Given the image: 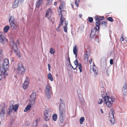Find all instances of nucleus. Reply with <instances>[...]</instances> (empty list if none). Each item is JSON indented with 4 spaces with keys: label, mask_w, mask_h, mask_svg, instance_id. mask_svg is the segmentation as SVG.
Returning <instances> with one entry per match:
<instances>
[{
    "label": "nucleus",
    "mask_w": 127,
    "mask_h": 127,
    "mask_svg": "<svg viewBox=\"0 0 127 127\" xmlns=\"http://www.w3.org/2000/svg\"><path fill=\"white\" fill-rule=\"evenodd\" d=\"M105 94L106 95L103 96V95L102 94V96L103 97V100L105 102L106 106L109 107H110L113 105L115 99L114 97H111L109 96L108 95H107L105 93Z\"/></svg>",
    "instance_id": "1"
},
{
    "label": "nucleus",
    "mask_w": 127,
    "mask_h": 127,
    "mask_svg": "<svg viewBox=\"0 0 127 127\" xmlns=\"http://www.w3.org/2000/svg\"><path fill=\"white\" fill-rule=\"evenodd\" d=\"M52 92V87L48 83L45 87V90L46 96L48 98H49L51 97V93Z\"/></svg>",
    "instance_id": "2"
},
{
    "label": "nucleus",
    "mask_w": 127,
    "mask_h": 127,
    "mask_svg": "<svg viewBox=\"0 0 127 127\" xmlns=\"http://www.w3.org/2000/svg\"><path fill=\"white\" fill-rule=\"evenodd\" d=\"M10 44L12 46L13 49L15 53L19 58H20L21 57V55L20 51L18 50L17 44L14 43L13 40L10 42Z\"/></svg>",
    "instance_id": "3"
},
{
    "label": "nucleus",
    "mask_w": 127,
    "mask_h": 127,
    "mask_svg": "<svg viewBox=\"0 0 127 127\" xmlns=\"http://www.w3.org/2000/svg\"><path fill=\"white\" fill-rule=\"evenodd\" d=\"M9 64L8 60L6 59L3 61V63L0 68L1 71H4V70H7L9 67Z\"/></svg>",
    "instance_id": "4"
},
{
    "label": "nucleus",
    "mask_w": 127,
    "mask_h": 127,
    "mask_svg": "<svg viewBox=\"0 0 127 127\" xmlns=\"http://www.w3.org/2000/svg\"><path fill=\"white\" fill-rule=\"evenodd\" d=\"M25 70L23 66V64L21 63H19L16 69L17 74L20 75L24 74L25 72Z\"/></svg>",
    "instance_id": "5"
},
{
    "label": "nucleus",
    "mask_w": 127,
    "mask_h": 127,
    "mask_svg": "<svg viewBox=\"0 0 127 127\" xmlns=\"http://www.w3.org/2000/svg\"><path fill=\"white\" fill-rule=\"evenodd\" d=\"M61 106L59 107V116L60 123L62 124L64 122L65 111L64 109L62 110V108L61 107Z\"/></svg>",
    "instance_id": "6"
},
{
    "label": "nucleus",
    "mask_w": 127,
    "mask_h": 127,
    "mask_svg": "<svg viewBox=\"0 0 127 127\" xmlns=\"http://www.w3.org/2000/svg\"><path fill=\"white\" fill-rule=\"evenodd\" d=\"M36 94L35 92L33 93L30 95L29 100V104L31 105H33L35 103L34 100L35 98Z\"/></svg>",
    "instance_id": "7"
},
{
    "label": "nucleus",
    "mask_w": 127,
    "mask_h": 127,
    "mask_svg": "<svg viewBox=\"0 0 127 127\" xmlns=\"http://www.w3.org/2000/svg\"><path fill=\"white\" fill-rule=\"evenodd\" d=\"M50 110V109L48 110H45L44 113V120L46 121H48L50 117V115L49 114L48 111H49Z\"/></svg>",
    "instance_id": "8"
},
{
    "label": "nucleus",
    "mask_w": 127,
    "mask_h": 127,
    "mask_svg": "<svg viewBox=\"0 0 127 127\" xmlns=\"http://www.w3.org/2000/svg\"><path fill=\"white\" fill-rule=\"evenodd\" d=\"M98 29L96 28H94L92 30L90 34V37L91 39L93 38L94 36H96L97 35L96 33V31Z\"/></svg>",
    "instance_id": "9"
},
{
    "label": "nucleus",
    "mask_w": 127,
    "mask_h": 127,
    "mask_svg": "<svg viewBox=\"0 0 127 127\" xmlns=\"http://www.w3.org/2000/svg\"><path fill=\"white\" fill-rule=\"evenodd\" d=\"M24 0H14V3L13 5V8L17 7L19 3H22L24 2Z\"/></svg>",
    "instance_id": "10"
},
{
    "label": "nucleus",
    "mask_w": 127,
    "mask_h": 127,
    "mask_svg": "<svg viewBox=\"0 0 127 127\" xmlns=\"http://www.w3.org/2000/svg\"><path fill=\"white\" fill-rule=\"evenodd\" d=\"M114 111L113 109H111L109 113L110 114L111 116H112V118H111L109 120H110V122L112 124H114L115 122V119L114 116Z\"/></svg>",
    "instance_id": "11"
},
{
    "label": "nucleus",
    "mask_w": 127,
    "mask_h": 127,
    "mask_svg": "<svg viewBox=\"0 0 127 127\" xmlns=\"http://www.w3.org/2000/svg\"><path fill=\"white\" fill-rule=\"evenodd\" d=\"M59 15H61L60 21L59 25L56 29V30L57 31H60L59 28L60 26L62 25L64 22V18H63V14L62 13H61L60 14H59Z\"/></svg>",
    "instance_id": "12"
},
{
    "label": "nucleus",
    "mask_w": 127,
    "mask_h": 127,
    "mask_svg": "<svg viewBox=\"0 0 127 127\" xmlns=\"http://www.w3.org/2000/svg\"><path fill=\"white\" fill-rule=\"evenodd\" d=\"M3 34L2 32H0V42L2 44L4 43L5 40V38L3 36Z\"/></svg>",
    "instance_id": "13"
},
{
    "label": "nucleus",
    "mask_w": 127,
    "mask_h": 127,
    "mask_svg": "<svg viewBox=\"0 0 127 127\" xmlns=\"http://www.w3.org/2000/svg\"><path fill=\"white\" fill-rule=\"evenodd\" d=\"M61 2V3L60 4V6L59 7V8L60 9V12L59 13V14H60L61 13H62V9L64 8V6L65 5V1H63V0H61V1H60Z\"/></svg>",
    "instance_id": "14"
},
{
    "label": "nucleus",
    "mask_w": 127,
    "mask_h": 127,
    "mask_svg": "<svg viewBox=\"0 0 127 127\" xmlns=\"http://www.w3.org/2000/svg\"><path fill=\"white\" fill-rule=\"evenodd\" d=\"M52 12L51 9L49 8L46 11L45 17L49 18L52 15Z\"/></svg>",
    "instance_id": "15"
},
{
    "label": "nucleus",
    "mask_w": 127,
    "mask_h": 127,
    "mask_svg": "<svg viewBox=\"0 0 127 127\" xmlns=\"http://www.w3.org/2000/svg\"><path fill=\"white\" fill-rule=\"evenodd\" d=\"M127 85L126 83L124 84L122 92L124 95H126L127 93Z\"/></svg>",
    "instance_id": "16"
},
{
    "label": "nucleus",
    "mask_w": 127,
    "mask_h": 127,
    "mask_svg": "<svg viewBox=\"0 0 127 127\" xmlns=\"http://www.w3.org/2000/svg\"><path fill=\"white\" fill-rule=\"evenodd\" d=\"M11 28L12 29H16L18 27V25L16 22L10 23V24Z\"/></svg>",
    "instance_id": "17"
},
{
    "label": "nucleus",
    "mask_w": 127,
    "mask_h": 127,
    "mask_svg": "<svg viewBox=\"0 0 127 127\" xmlns=\"http://www.w3.org/2000/svg\"><path fill=\"white\" fill-rule=\"evenodd\" d=\"M43 0H37L36 4V9H38L42 3Z\"/></svg>",
    "instance_id": "18"
},
{
    "label": "nucleus",
    "mask_w": 127,
    "mask_h": 127,
    "mask_svg": "<svg viewBox=\"0 0 127 127\" xmlns=\"http://www.w3.org/2000/svg\"><path fill=\"white\" fill-rule=\"evenodd\" d=\"M28 78V77H26V80L25 81L23 85V88L24 89H26L28 87L29 84V82L27 81V79Z\"/></svg>",
    "instance_id": "19"
},
{
    "label": "nucleus",
    "mask_w": 127,
    "mask_h": 127,
    "mask_svg": "<svg viewBox=\"0 0 127 127\" xmlns=\"http://www.w3.org/2000/svg\"><path fill=\"white\" fill-rule=\"evenodd\" d=\"M12 108L11 107V106H10L6 110V112L7 113V115H8L9 116L10 115L13 111V110Z\"/></svg>",
    "instance_id": "20"
},
{
    "label": "nucleus",
    "mask_w": 127,
    "mask_h": 127,
    "mask_svg": "<svg viewBox=\"0 0 127 127\" xmlns=\"http://www.w3.org/2000/svg\"><path fill=\"white\" fill-rule=\"evenodd\" d=\"M13 110H14L15 112H16L17 110L18 107V105L16 104L14 106L12 105L11 106Z\"/></svg>",
    "instance_id": "21"
},
{
    "label": "nucleus",
    "mask_w": 127,
    "mask_h": 127,
    "mask_svg": "<svg viewBox=\"0 0 127 127\" xmlns=\"http://www.w3.org/2000/svg\"><path fill=\"white\" fill-rule=\"evenodd\" d=\"M78 48L76 45H75L73 47V53L74 54L77 53Z\"/></svg>",
    "instance_id": "22"
},
{
    "label": "nucleus",
    "mask_w": 127,
    "mask_h": 127,
    "mask_svg": "<svg viewBox=\"0 0 127 127\" xmlns=\"http://www.w3.org/2000/svg\"><path fill=\"white\" fill-rule=\"evenodd\" d=\"M5 111V110L4 108H2L0 113V115L1 117H3L4 116V115Z\"/></svg>",
    "instance_id": "23"
},
{
    "label": "nucleus",
    "mask_w": 127,
    "mask_h": 127,
    "mask_svg": "<svg viewBox=\"0 0 127 127\" xmlns=\"http://www.w3.org/2000/svg\"><path fill=\"white\" fill-rule=\"evenodd\" d=\"M14 20V17L12 16H10L9 19V21L10 24V23L15 22Z\"/></svg>",
    "instance_id": "24"
},
{
    "label": "nucleus",
    "mask_w": 127,
    "mask_h": 127,
    "mask_svg": "<svg viewBox=\"0 0 127 127\" xmlns=\"http://www.w3.org/2000/svg\"><path fill=\"white\" fill-rule=\"evenodd\" d=\"M10 27L8 26H5L3 28V31L5 32H6L9 30Z\"/></svg>",
    "instance_id": "25"
},
{
    "label": "nucleus",
    "mask_w": 127,
    "mask_h": 127,
    "mask_svg": "<svg viewBox=\"0 0 127 127\" xmlns=\"http://www.w3.org/2000/svg\"><path fill=\"white\" fill-rule=\"evenodd\" d=\"M29 104V105H27L26 107L25 108V109L24 110V112H27L28 111L30 108L31 107V105H30V104Z\"/></svg>",
    "instance_id": "26"
},
{
    "label": "nucleus",
    "mask_w": 127,
    "mask_h": 127,
    "mask_svg": "<svg viewBox=\"0 0 127 127\" xmlns=\"http://www.w3.org/2000/svg\"><path fill=\"white\" fill-rule=\"evenodd\" d=\"M48 79L51 81H53V78L52 77L51 74L49 73L48 75Z\"/></svg>",
    "instance_id": "27"
},
{
    "label": "nucleus",
    "mask_w": 127,
    "mask_h": 127,
    "mask_svg": "<svg viewBox=\"0 0 127 127\" xmlns=\"http://www.w3.org/2000/svg\"><path fill=\"white\" fill-rule=\"evenodd\" d=\"M52 118L54 121H56L57 119V114H54L52 116Z\"/></svg>",
    "instance_id": "28"
},
{
    "label": "nucleus",
    "mask_w": 127,
    "mask_h": 127,
    "mask_svg": "<svg viewBox=\"0 0 127 127\" xmlns=\"http://www.w3.org/2000/svg\"><path fill=\"white\" fill-rule=\"evenodd\" d=\"M93 71L94 73L97 75V68L95 66H94L93 68Z\"/></svg>",
    "instance_id": "29"
},
{
    "label": "nucleus",
    "mask_w": 127,
    "mask_h": 127,
    "mask_svg": "<svg viewBox=\"0 0 127 127\" xmlns=\"http://www.w3.org/2000/svg\"><path fill=\"white\" fill-rule=\"evenodd\" d=\"M100 24V21H96V25L98 27V30L99 29V26Z\"/></svg>",
    "instance_id": "30"
},
{
    "label": "nucleus",
    "mask_w": 127,
    "mask_h": 127,
    "mask_svg": "<svg viewBox=\"0 0 127 127\" xmlns=\"http://www.w3.org/2000/svg\"><path fill=\"white\" fill-rule=\"evenodd\" d=\"M49 52L51 54H53L55 53V50L52 48H51Z\"/></svg>",
    "instance_id": "31"
},
{
    "label": "nucleus",
    "mask_w": 127,
    "mask_h": 127,
    "mask_svg": "<svg viewBox=\"0 0 127 127\" xmlns=\"http://www.w3.org/2000/svg\"><path fill=\"white\" fill-rule=\"evenodd\" d=\"M78 68L80 70V72H81L82 71V67L81 66V64L80 63H78Z\"/></svg>",
    "instance_id": "32"
},
{
    "label": "nucleus",
    "mask_w": 127,
    "mask_h": 127,
    "mask_svg": "<svg viewBox=\"0 0 127 127\" xmlns=\"http://www.w3.org/2000/svg\"><path fill=\"white\" fill-rule=\"evenodd\" d=\"M85 119L84 117H81L80 119V123L81 124H82L83 122L84 121Z\"/></svg>",
    "instance_id": "33"
},
{
    "label": "nucleus",
    "mask_w": 127,
    "mask_h": 127,
    "mask_svg": "<svg viewBox=\"0 0 127 127\" xmlns=\"http://www.w3.org/2000/svg\"><path fill=\"white\" fill-rule=\"evenodd\" d=\"M78 97L80 101L81 102H83V99L81 94H78Z\"/></svg>",
    "instance_id": "34"
},
{
    "label": "nucleus",
    "mask_w": 127,
    "mask_h": 127,
    "mask_svg": "<svg viewBox=\"0 0 127 127\" xmlns=\"http://www.w3.org/2000/svg\"><path fill=\"white\" fill-rule=\"evenodd\" d=\"M60 104L59 106H61V108H62V107H61L62 106H63L64 107H65L64 104L63 103V101L61 99H60Z\"/></svg>",
    "instance_id": "35"
},
{
    "label": "nucleus",
    "mask_w": 127,
    "mask_h": 127,
    "mask_svg": "<svg viewBox=\"0 0 127 127\" xmlns=\"http://www.w3.org/2000/svg\"><path fill=\"white\" fill-rule=\"evenodd\" d=\"M6 70H4V71H1L5 76H7V73L6 71Z\"/></svg>",
    "instance_id": "36"
},
{
    "label": "nucleus",
    "mask_w": 127,
    "mask_h": 127,
    "mask_svg": "<svg viewBox=\"0 0 127 127\" xmlns=\"http://www.w3.org/2000/svg\"><path fill=\"white\" fill-rule=\"evenodd\" d=\"M101 25L104 26V27H106L107 22L105 21H104L101 23Z\"/></svg>",
    "instance_id": "37"
},
{
    "label": "nucleus",
    "mask_w": 127,
    "mask_h": 127,
    "mask_svg": "<svg viewBox=\"0 0 127 127\" xmlns=\"http://www.w3.org/2000/svg\"><path fill=\"white\" fill-rule=\"evenodd\" d=\"M110 72V71L109 69H107L106 71V76L107 77L109 76V73Z\"/></svg>",
    "instance_id": "38"
},
{
    "label": "nucleus",
    "mask_w": 127,
    "mask_h": 127,
    "mask_svg": "<svg viewBox=\"0 0 127 127\" xmlns=\"http://www.w3.org/2000/svg\"><path fill=\"white\" fill-rule=\"evenodd\" d=\"M74 64L76 65V68H77L78 65V62L77 59H76L75 60L74 62Z\"/></svg>",
    "instance_id": "39"
},
{
    "label": "nucleus",
    "mask_w": 127,
    "mask_h": 127,
    "mask_svg": "<svg viewBox=\"0 0 127 127\" xmlns=\"http://www.w3.org/2000/svg\"><path fill=\"white\" fill-rule=\"evenodd\" d=\"M88 18L89 21L90 23L92 22L93 20V18L91 17H89Z\"/></svg>",
    "instance_id": "40"
},
{
    "label": "nucleus",
    "mask_w": 127,
    "mask_h": 127,
    "mask_svg": "<svg viewBox=\"0 0 127 127\" xmlns=\"http://www.w3.org/2000/svg\"><path fill=\"white\" fill-rule=\"evenodd\" d=\"M2 51L0 49V62L1 61V60L2 58Z\"/></svg>",
    "instance_id": "41"
},
{
    "label": "nucleus",
    "mask_w": 127,
    "mask_h": 127,
    "mask_svg": "<svg viewBox=\"0 0 127 127\" xmlns=\"http://www.w3.org/2000/svg\"><path fill=\"white\" fill-rule=\"evenodd\" d=\"M80 0H75V4L76 6L78 7V3L79 2Z\"/></svg>",
    "instance_id": "42"
},
{
    "label": "nucleus",
    "mask_w": 127,
    "mask_h": 127,
    "mask_svg": "<svg viewBox=\"0 0 127 127\" xmlns=\"http://www.w3.org/2000/svg\"><path fill=\"white\" fill-rule=\"evenodd\" d=\"M107 20L111 22H113V19L111 17H108L107 19Z\"/></svg>",
    "instance_id": "43"
},
{
    "label": "nucleus",
    "mask_w": 127,
    "mask_h": 127,
    "mask_svg": "<svg viewBox=\"0 0 127 127\" xmlns=\"http://www.w3.org/2000/svg\"><path fill=\"white\" fill-rule=\"evenodd\" d=\"M103 102L102 99H99L98 102V103L99 104H101Z\"/></svg>",
    "instance_id": "44"
},
{
    "label": "nucleus",
    "mask_w": 127,
    "mask_h": 127,
    "mask_svg": "<svg viewBox=\"0 0 127 127\" xmlns=\"http://www.w3.org/2000/svg\"><path fill=\"white\" fill-rule=\"evenodd\" d=\"M88 56L87 54V52H86V55L85 56V59H87V60L88 61Z\"/></svg>",
    "instance_id": "45"
},
{
    "label": "nucleus",
    "mask_w": 127,
    "mask_h": 127,
    "mask_svg": "<svg viewBox=\"0 0 127 127\" xmlns=\"http://www.w3.org/2000/svg\"><path fill=\"white\" fill-rule=\"evenodd\" d=\"M47 1L48 4L50 5L52 3V0H47Z\"/></svg>",
    "instance_id": "46"
},
{
    "label": "nucleus",
    "mask_w": 127,
    "mask_h": 127,
    "mask_svg": "<svg viewBox=\"0 0 127 127\" xmlns=\"http://www.w3.org/2000/svg\"><path fill=\"white\" fill-rule=\"evenodd\" d=\"M67 27H65V26H64V30L65 32H67Z\"/></svg>",
    "instance_id": "47"
},
{
    "label": "nucleus",
    "mask_w": 127,
    "mask_h": 127,
    "mask_svg": "<svg viewBox=\"0 0 127 127\" xmlns=\"http://www.w3.org/2000/svg\"><path fill=\"white\" fill-rule=\"evenodd\" d=\"M67 60L68 61L69 64H71V62L70 61V59L69 57H67L66 58Z\"/></svg>",
    "instance_id": "48"
},
{
    "label": "nucleus",
    "mask_w": 127,
    "mask_h": 127,
    "mask_svg": "<svg viewBox=\"0 0 127 127\" xmlns=\"http://www.w3.org/2000/svg\"><path fill=\"white\" fill-rule=\"evenodd\" d=\"M37 125V122L35 121L33 123V125L34 126H36Z\"/></svg>",
    "instance_id": "49"
},
{
    "label": "nucleus",
    "mask_w": 127,
    "mask_h": 127,
    "mask_svg": "<svg viewBox=\"0 0 127 127\" xmlns=\"http://www.w3.org/2000/svg\"><path fill=\"white\" fill-rule=\"evenodd\" d=\"M95 20L96 21H99V18L97 16H96L95 17Z\"/></svg>",
    "instance_id": "50"
},
{
    "label": "nucleus",
    "mask_w": 127,
    "mask_h": 127,
    "mask_svg": "<svg viewBox=\"0 0 127 127\" xmlns=\"http://www.w3.org/2000/svg\"><path fill=\"white\" fill-rule=\"evenodd\" d=\"M48 68L49 69V71H50V68L51 67V65H50V64H48Z\"/></svg>",
    "instance_id": "51"
},
{
    "label": "nucleus",
    "mask_w": 127,
    "mask_h": 127,
    "mask_svg": "<svg viewBox=\"0 0 127 127\" xmlns=\"http://www.w3.org/2000/svg\"><path fill=\"white\" fill-rule=\"evenodd\" d=\"M113 60L112 59H111L110 60V64L112 65L113 64Z\"/></svg>",
    "instance_id": "52"
},
{
    "label": "nucleus",
    "mask_w": 127,
    "mask_h": 127,
    "mask_svg": "<svg viewBox=\"0 0 127 127\" xmlns=\"http://www.w3.org/2000/svg\"><path fill=\"white\" fill-rule=\"evenodd\" d=\"M92 61V58H91L89 61V62L90 64H91Z\"/></svg>",
    "instance_id": "53"
},
{
    "label": "nucleus",
    "mask_w": 127,
    "mask_h": 127,
    "mask_svg": "<svg viewBox=\"0 0 127 127\" xmlns=\"http://www.w3.org/2000/svg\"><path fill=\"white\" fill-rule=\"evenodd\" d=\"M120 40L122 41L124 40V39L123 37L122 36V35L121 37L120 38Z\"/></svg>",
    "instance_id": "54"
},
{
    "label": "nucleus",
    "mask_w": 127,
    "mask_h": 127,
    "mask_svg": "<svg viewBox=\"0 0 127 127\" xmlns=\"http://www.w3.org/2000/svg\"><path fill=\"white\" fill-rule=\"evenodd\" d=\"M69 65H70V66L72 68L74 69V70H75V69H76V67L75 68H74L73 66H72L71 64H71H69Z\"/></svg>",
    "instance_id": "55"
},
{
    "label": "nucleus",
    "mask_w": 127,
    "mask_h": 127,
    "mask_svg": "<svg viewBox=\"0 0 127 127\" xmlns=\"http://www.w3.org/2000/svg\"><path fill=\"white\" fill-rule=\"evenodd\" d=\"M68 25L67 22H65V26H64L65 27H67V25Z\"/></svg>",
    "instance_id": "56"
},
{
    "label": "nucleus",
    "mask_w": 127,
    "mask_h": 127,
    "mask_svg": "<svg viewBox=\"0 0 127 127\" xmlns=\"http://www.w3.org/2000/svg\"><path fill=\"white\" fill-rule=\"evenodd\" d=\"M43 127H48L47 125L45 124L43 125Z\"/></svg>",
    "instance_id": "57"
},
{
    "label": "nucleus",
    "mask_w": 127,
    "mask_h": 127,
    "mask_svg": "<svg viewBox=\"0 0 127 127\" xmlns=\"http://www.w3.org/2000/svg\"><path fill=\"white\" fill-rule=\"evenodd\" d=\"M2 78V75L0 74V81L1 80Z\"/></svg>",
    "instance_id": "58"
},
{
    "label": "nucleus",
    "mask_w": 127,
    "mask_h": 127,
    "mask_svg": "<svg viewBox=\"0 0 127 127\" xmlns=\"http://www.w3.org/2000/svg\"><path fill=\"white\" fill-rule=\"evenodd\" d=\"M104 17H101V18H99V21H100V20H102V19H103Z\"/></svg>",
    "instance_id": "59"
},
{
    "label": "nucleus",
    "mask_w": 127,
    "mask_h": 127,
    "mask_svg": "<svg viewBox=\"0 0 127 127\" xmlns=\"http://www.w3.org/2000/svg\"><path fill=\"white\" fill-rule=\"evenodd\" d=\"M61 107H62V110L63 109H64V108H65V107H64L63 106H62Z\"/></svg>",
    "instance_id": "60"
},
{
    "label": "nucleus",
    "mask_w": 127,
    "mask_h": 127,
    "mask_svg": "<svg viewBox=\"0 0 127 127\" xmlns=\"http://www.w3.org/2000/svg\"><path fill=\"white\" fill-rule=\"evenodd\" d=\"M100 111L101 112V113H103V111L102 110V109H100Z\"/></svg>",
    "instance_id": "61"
},
{
    "label": "nucleus",
    "mask_w": 127,
    "mask_h": 127,
    "mask_svg": "<svg viewBox=\"0 0 127 127\" xmlns=\"http://www.w3.org/2000/svg\"><path fill=\"white\" fill-rule=\"evenodd\" d=\"M79 16L80 18H81L82 16V15L81 14H80L79 15Z\"/></svg>",
    "instance_id": "62"
},
{
    "label": "nucleus",
    "mask_w": 127,
    "mask_h": 127,
    "mask_svg": "<svg viewBox=\"0 0 127 127\" xmlns=\"http://www.w3.org/2000/svg\"><path fill=\"white\" fill-rule=\"evenodd\" d=\"M77 53H76V54H74V55H75V57L76 58H77Z\"/></svg>",
    "instance_id": "63"
},
{
    "label": "nucleus",
    "mask_w": 127,
    "mask_h": 127,
    "mask_svg": "<svg viewBox=\"0 0 127 127\" xmlns=\"http://www.w3.org/2000/svg\"><path fill=\"white\" fill-rule=\"evenodd\" d=\"M57 4V3L56 2H55L54 3V5H56Z\"/></svg>",
    "instance_id": "64"
}]
</instances>
